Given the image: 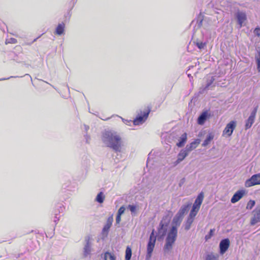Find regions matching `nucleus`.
I'll list each match as a JSON object with an SVG mask.
<instances>
[{"instance_id": "1", "label": "nucleus", "mask_w": 260, "mask_h": 260, "mask_svg": "<svg viewBox=\"0 0 260 260\" xmlns=\"http://www.w3.org/2000/svg\"><path fill=\"white\" fill-rule=\"evenodd\" d=\"M102 140L106 146L112 148L115 152L121 151V138L117 132L106 131L102 134Z\"/></svg>"}, {"instance_id": "2", "label": "nucleus", "mask_w": 260, "mask_h": 260, "mask_svg": "<svg viewBox=\"0 0 260 260\" xmlns=\"http://www.w3.org/2000/svg\"><path fill=\"white\" fill-rule=\"evenodd\" d=\"M181 219L178 216H175L173 220L172 226L171 230L168 233L166 239V243L164 247V251L165 254L169 253L172 249L173 245L174 244L177 236V228L181 223Z\"/></svg>"}, {"instance_id": "3", "label": "nucleus", "mask_w": 260, "mask_h": 260, "mask_svg": "<svg viewBox=\"0 0 260 260\" xmlns=\"http://www.w3.org/2000/svg\"><path fill=\"white\" fill-rule=\"evenodd\" d=\"M154 230H153L149 237V241L147 246V254L146 258L148 259L151 256L155 242L156 236L154 234Z\"/></svg>"}, {"instance_id": "4", "label": "nucleus", "mask_w": 260, "mask_h": 260, "mask_svg": "<svg viewBox=\"0 0 260 260\" xmlns=\"http://www.w3.org/2000/svg\"><path fill=\"white\" fill-rule=\"evenodd\" d=\"M169 221L170 220L167 216L164 217L160 221L159 223V228L158 230V234L160 236V238H162L166 234L167 231V227Z\"/></svg>"}, {"instance_id": "5", "label": "nucleus", "mask_w": 260, "mask_h": 260, "mask_svg": "<svg viewBox=\"0 0 260 260\" xmlns=\"http://www.w3.org/2000/svg\"><path fill=\"white\" fill-rule=\"evenodd\" d=\"M85 244L83 248V254L84 257L90 256L92 249L91 238L89 236L85 238Z\"/></svg>"}, {"instance_id": "6", "label": "nucleus", "mask_w": 260, "mask_h": 260, "mask_svg": "<svg viewBox=\"0 0 260 260\" xmlns=\"http://www.w3.org/2000/svg\"><path fill=\"white\" fill-rule=\"evenodd\" d=\"M257 184H260V173L253 175L245 183V186L247 187Z\"/></svg>"}, {"instance_id": "7", "label": "nucleus", "mask_w": 260, "mask_h": 260, "mask_svg": "<svg viewBox=\"0 0 260 260\" xmlns=\"http://www.w3.org/2000/svg\"><path fill=\"white\" fill-rule=\"evenodd\" d=\"M258 106H255L251 112L250 115L247 119L245 124V129L250 128L254 122L256 114L257 111Z\"/></svg>"}, {"instance_id": "8", "label": "nucleus", "mask_w": 260, "mask_h": 260, "mask_svg": "<svg viewBox=\"0 0 260 260\" xmlns=\"http://www.w3.org/2000/svg\"><path fill=\"white\" fill-rule=\"evenodd\" d=\"M149 114V111L144 112L143 114L138 115L136 118L133 120L134 125H138L144 123L147 119L148 115Z\"/></svg>"}, {"instance_id": "9", "label": "nucleus", "mask_w": 260, "mask_h": 260, "mask_svg": "<svg viewBox=\"0 0 260 260\" xmlns=\"http://www.w3.org/2000/svg\"><path fill=\"white\" fill-rule=\"evenodd\" d=\"M236 126V122L235 121H231L226 125L223 131V135H226L228 136H231Z\"/></svg>"}, {"instance_id": "10", "label": "nucleus", "mask_w": 260, "mask_h": 260, "mask_svg": "<svg viewBox=\"0 0 260 260\" xmlns=\"http://www.w3.org/2000/svg\"><path fill=\"white\" fill-rule=\"evenodd\" d=\"M230 240L228 238L224 239L220 242L219 249L221 254H224L227 251L230 246Z\"/></svg>"}, {"instance_id": "11", "label": "nucleus", "mask_w": 260, "mask_h": 260, "mask_svg": "<svg viewBox=\"0 0 260 260\" xmlns=\"http://www.w3.org/2000/svg\"><path fill=\"white\" fill-rule=\"evenodd\" d=\"M236 17L240 27H241L243 23L247 19L246 13L243 11H238L236 14Z\"/></svg>"}, {"instance_id": "12", "label": "nucleus", "mask_w": 260, "mask_h": 260, "mask_svg": "<svg viewBox=\"0 0 260 260\" xmlns=\"http://www.w3.org/2000/svg\"><path fill=\"white\" fill-rule=\"evenodd\" d=\"M245 193V190L241 189L237 191L233 196L231 199V202L232 203H235L239 201Z\"/></svg>"}, {"instance_id": "13", "label": "nucleus", "mask_w": 260, "mask_h": 260, "mask_svg": "<svg viewBox=\"0 0 260 260\" xmlns=\"http://www.w3.org/2000/svg\"><path fill=\"white\" fill-rule=\"evenodd\" d=\"M200 143V139H196L194 141L192 142L189 144H188L186 146L184 149L188 153H189L190 152H191L192 150L194 149L197 148L198 145Z\"/></svg>"}, {"instance_id": "14", "label": "nucleus", "mask_w": 260, "mask_h": 260, "mask_svg": "<svg viewBox=\"0 0 260 260\" xmlns=\"http://www.w3.org/2000/svg\"><path fill=\"white\" fill-rule=\"evenodd\" d=\"M204 198V194L203 192H201L196 199L194 203L193 204L192 207H195L196 209L199 210L200 206L203 202Z\"/></svg>"}, {"instance_id": "15", "label": "nucleus", "mask_w": 260, "mask_h": 260, "mask_svg": "<svg viewBox=\"0 0 260 260\" xmlns=\"http://www.w3.org/2000/svg\"><path fill=\"white\" fill-rule=\"evenodd\" d=\"M215 135L213 132H209L206 136L205 140L202 143V146L206 147L213 140Z\"/></svg>"}, {"instance_id": "16", "label": "nucleus", "mask_w": 260, "mask_h": 260, "mask_svg": "<svg viewBox=\"0 0 260 260\" xmlns=\"http://www.w3.org/2000/svg\"><path fill=\"white\" fill-rule=\"evenodd\" d=\"M210 116V114L207 111L203 112L198 118V123L199 124L203 125L205 121Z\"/></svg>"}, {"instance_id": "17", "label": "nucleus", "mask_w": 260, "mask_h": 260, "mask_svg": "<svg viewBox=\"0 0 260 260\" xmlns=\"http://www.w3.org/2000/svg\"><path fill=\"white\" fill-rule=\"evenodd\" d=\"M64 30L65 24L63 22H62L61 23H59L55 29V34L57 35L61 36L64 34Z\"/></svg>"}, {"instance_id": "18", "label": "nucleus", "mask_w": 260, "mask_h": 260, "mask_svg": "<svg viewBox=\"0 0 260 260\" xmlns=\"http://www.w3.org/2000/svg\"><path fill=\"white\" fill-rule=\"evenodd\" d=\"M113 221V216L111 215L108 217L106 223L103 228V232H108L112 224V222Z\"/></svg>"}, {"instance_id": "19", "label": "nucleus", "mask_w": 260, "mask_h": 260, "mask_svg": "<svg viewBox=\"0 0 260 260\" xmlns=\"http://www.w3.org/2000/svg\"><path fill=\"white\" fill-rule=\"evenodd\" d=\"M187 141V134L183 133L179 139V142L176 144L178 147H183Z\"/></svg>"}, {"instance_id": "20", "label": "nucleus", "mask_w": 260, "mask_h": 260, "mask_svg": "<svg viewBox=\"0 0 260 260\" xmlns=\"http://www.w3.org/2000/svg\"><path fill=\"white\" fill-rule=\"evenodd\" d=\"M188 153L184 149H181L178 154L177 157L179 160L182 161L188 155Z\"/></svg>"}, {"instance_id": "21", "label": "nucleus", "mask_w": 260, "mask_h": 260, "mask_svg": "<svg viewBox=\"0 0 260 260\" xmlns=\"http://www.w3.org/2000/svg\"><path fill=\"white\" fill-rule=\"evenodd\" d=\"M190 205V204H187L182 206L180 209L178 214H179L180 216L183 215L188 211Z\"/></svg>"}, {"instance_id": "22", "label": "nucleus", "mask_w": 260, "mask_h": 260, "mask_svg": "<svg viewBox=\"0 0 260 260\" xmlns=\"http://www.w3.org/2000/svg\"><path fill=\"white\" fill-rule=\"evenodd\" d=\"M105 198V196L102 191L99 192L95 199V201L99 203H103Z\"/></svg>"}, {"instance_id": "23", "label": "nucleus", "mask_w": 260, "mask_h": 260, "mask_svg": "<svg viewBox=\"0 0 260 260\" xmlns=\"http://www.w3.org/2000/svg\"><path fill=\"white\" fill-rule=\"evenodd\" d=\"M255 59L257 65V71L260 72V50L257 51L255 55Z\"/></svg>"}, {"instance_id": "24", "label": "nucleus", "mask_w": 260, "mask_h": 260, "mask_svg": "<svg viewBox=\"0 0 260 260\" xmlns=\"http://www.w3.org/2000/svg\"><path fill=\"white\" fill-rule=\"evenodd\" d=\"M215 80V78L213 76H209L207 80V82L204 89H209L210 86L212 85Z\"/></svg>"}, {"instance_id": "25", "label": "nucleus", "mask_w": 260, "mask_h": 260, "mask_svg": "<svg viewBox=\"0 0 260 260\" xmlns=\"http://www.w3.org/2000/svg\"><path fill=\"white\" fill-rule=\"evenodd\" d=\"M194 219L189 217H187L186 221L184 224V229L186 231H188L190 229L191 224L192 223Z\"/></svg>"}, {"instance_id": "26", "label": "nucleus", "mask_w": 260, "mask_h": 260, "mask_svg": "<svg viewBox=\"0 0 260 260\" xmlns=\"http://www.w3.org/2000/svg\"><path fill=\"white\" fill-rule=\"evenodd\" d=\"M258 222H260V209L257 211L256 214L254 215L251 223V224H254Z\"/></svg>"}, {"instance_id": "27", "label": "nucleus", "mask_w": 260, "mask_h": 260, "mask_svg": "<svg viewBox=\"0 0 260 260\" xmlns=\"http://www.w3.org/2000/svg\"><path fill=\"white\" fill-rule=\"evenodd\" d=\"M115 258L114 255L110 252H106L104 254L105 260H115Z\"/></svg>"}, {"instance_id": "28", "label": "nucleus", "mask_w": 260, "mask_h": 260, "mask_svg": "<svg viewBox=\"0 0 260 260\" xmlns=\"http://www.w3.org/2000/svg\"><path fill=\"white\" fill-rule=\"evenodd\" d=\"M132 257V250L131 248L127 246L125 250V260H130Z\"/></svg>"}, {"instance_id": "29", "label": "nucleus", "mask_w": 260, "mask_h": 260, "mask_svg": "<svg viewBox=\"0 0 260 260\" xmlns=\"http://www.w3.org/2000/svg\"><path fill=\"white\" fill-rule=\"evenodd\" d=\"M199 210L196 209L195 207H192L189 216H188L189 218H192L194 219V217L196 216Z\"/></svg>"}, {"instance_id": "30", "label": "nucleus", "mask_w": 260, "mask_h": 260, "mask_svg": "<svg viewBox=\"0 0 260 260\" xmlns=\"http://www.w3.org/2000/svg\"><path fill=\"white\" fill-rule=\"evenodd\" d=\"M207 44L206 42H203L202 41H200L198 40L196 42V45L198 48L200 49H203L205 48Z\"/></svg>"}, {"instance_id": "31", "label": "nucleus", "mask_w": 260, "mask_h": 260, "mask_svg": "<svg viewBox=\"0 0 260 260\" xmlns=\"http://www.w3.org/2000/svg\"><path fill=\"white\" fill-rule=\"evenodd\" d=\"M205 260H218V256H216L212 254H208L206 256Z\"/></svg>"}, {"instance_id": "32", "label": "nucleus", "mask_w": 260, "mask_h": 260, "mask_svg": "<svg viewBox=\"0 0 260 260\" xmlns=\"http://www.w3.org/2000/svg\"><path fill=\"white\" fill-rule=\"evenodd\" d=\"M254 205L255 201L253 200H250L247 204L246 208L250 210L254 207Z\"/></svg>"}, {"instance_id": "33", "label": "nucleus", "mask_w": 260, "mask_h": 260, "mask_svg": "<svg viewBox=\"0 0 260 260\" xmlns=\"http://www.w3.org/2000/svg\"><path fill=\"white\" fill-rule=\"evenodd\" d=\"M17 40L16 39L13 38H11L7 39L6 40L5 43H6V44H16V43H17Z\"/></svg>"}, {"instance_id": "34", "label": "nucleus", "mask_w": 260, "mask_h": 260, "mask_svg": "<svg viewBox=\"0 0 260 260\" xmlns=\"http://www.w3.org/2000/svg\"><path fill=\"white\" fill-rule=\"evenodd\" d=\"M125 210V207L124 206H122L118 209V212H117V215L121 216V215L124 213Z\"/></svg>"}, {"instance_id": "35", "label": "nucleus", "mask_w": 260, "mask_h": 260, "mask_svg": "<svg viewBox=\"0 0 260 260\" xmlns=\"http://www.w3.org/2000/svg\"><path fill=\"white\" fill-rule=\"evenodd\" d=\"M214 230V229H211L210 230V232L209 234L205 236V239L206 240H208V239H210L211 237L213 236V232Z\"/></svg>"}, {"instance_id": "36", "label": "nucleus", "mask_w": 260, "mask_h": 260, "mask_svg": "<svg viewBox=\"0 0 260 260\" xmlns=\"http://www.w3.org/2000/svg\"><path fill=\"white\" fill-rule=\"evenodd\" d=\"M127 208L132 212V213H134L136 210V206L134 205H129Z\"/></svg>"}, {"instance_id": "37", "label": "nucleus", "mask_w": 260, "mask_h": 260, "mask_svg": "<svg viewBox=\"0 0 260 260\" xmlns=\"http://www.w3.org/2000/svg\"><path fill=\"white\" fill-rule=\"evenodd\" d=\"M254 34L257 37L260 36V28L256 27L254 30Z\"/></svg>"}, {"instance_id": "38", "label": "nucleus", "mask_w": 260, "mask_h": 260, "mask_svg": "<svg viewBox=\"0 0 260 260\" xmlns=\"http://www.w3.org/2000/svg\"><path fill=\"white\" fill-rule=\"evenodd\" d=\"M203 19H198L197 23H198V27H200L202 25Z\"/></svg>"}, {"instance_id": "39", "label": "nucleus", "mask_w": 260, "mask_h": 260, "mask_svg": "<svg viewBox=\"0 0 260 260\" xmlns=\"http://www.w3.org/2000/svg\"><path fill=\"white\" fill-rule=\"evenodd\" d=\"M120 221H121V216L117 214L116 218V223L117 224H119L120 223Z\"/></svg>"}, {"instance_id": "40", "label": "nucleus", "mask_w": 260, "mask_h": 260, "mask_svg": "<svg viewBox=\"0 0 260 260\" xmlns=\"http://www.w3.org/2000/svg\"><path fill=\"white\" fill-rule=\"evenodd\" d=\"M39 38H40V37H37V38L35 39L31 42L25 43V44H26L27 45H30L32 44V43L36 42Z\"/></svg>"}, {"instance_id": "41", "label": "nucleus", "mask_w": 260, "mask_h": 260, "mask_svg": "<svg viewBox=\"0 0 260 260\" xmlns=\"http://www.w3.org/2000/svg\"><path fill=\"white\" fill-rule=\"evenodd\" d=\"M58 207L59 208V212H63V210L64 209V208L63 206H61V205H59Z\"/></svg>"}, {"instance_id": "42", "label": "nucleus", "mask_w": 260, "mask_h": 260, "mask_svg": "<svg viewBox=\"0 0 260 260\" xmlns=\"http://www.w3.org/2000/svg\"><path fill=\"white\" fill-rule=\"evenodd\" d=\"M181 161H182L181 160H179V158H177V160L175 161H174V165L177 166L178 164H179Z\"/></svg>"}, {"instance_id": "43", "label": "nucleus", "mask_w": 260, "mask_h": 260, "mask_svg": "<svg viewBox=\"0 0 260 260\" xmlns=\"http://www.w3.org/2000/svg\"><path fill=\"white\" fill-rule=\"evenodd\" d=\"M57 213H55V217H54V222H57V221H58V220H59V217H58L57 216Z\"/></svg>"}, {"instance_id": "44", "label": "nucleus", "mask_w": 260, "mask_h": 260, "mask_svg": "<svg viewBox=\"0 0 260 260\" xmlns=\"http://www.w3.org/2000/svg\"><path fill=\"white\" fill-rule=\"evenodd\" d=\"M84 128H85V130L87 132L89 128V126L86 125V124H84Z\"/></svg>"}, {"instance_id": "45", "label": "nucleus", "mask_w": 260, "mask_h": 260, "mask_svg": "<svg viewBox=\"0 0 260 260\" xmlns=\"http://www.w3.org/2000/svg\"><path fill=\"white\" fill-rule=\"evenodd\" d=\"M25 76L29 77V78L30 79L31 81L32 82V78H31V76H30V75H29L28 74H26L25 75Z\"/></svg>"}, {"instance_id": "46", "label": "nucleus", "mask_w": 260, "mask_h": 260, "mask_svg": "<svg viewBox=\"0 0 260 260\" xmlns=\"http://www.w3.org/2000/svg\"><path fill=\"white\" fill-rule=\"evenodd\" d=\"M184 180V178H183V179H182V180H181L182 181L181 182V183H183Z\"/></svg>"}, {"instance_id": "47", "label": "nucleus", "mask_w": 260, "mask_h": 260, "mask_svg": "<svg viewBox=\"0 0 260 260\" xmlns=\"http://www.w3.org/2000/svg\"><path fill=\"white\" fill-rule=\"evenodd\" d=\"M86 137H87V138H88V136H86ZM86 141H87V142L88 141L87 139H86Z\"/></svg>"}, {"instance_id": "48", "label": "nucleus", "mask_w": 260, "mask_h": 260, "mask_svg": "<svg viewBox=\"0 0 260 260\" xmlns=\"http://www.w3.org/2000/svg\"><path fill=\"white\" fill-rule=\"evenodd\" d=\"M14 77L16 78V77H19L18 76H14Z\"/></svg>"}]
</instances>
